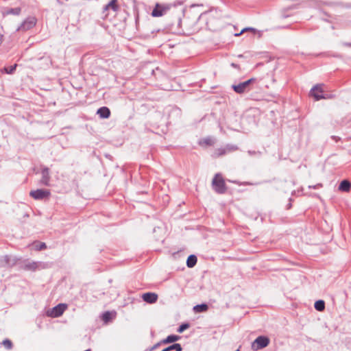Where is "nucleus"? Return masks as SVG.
Listing matches in <instances>:
<instances>
[{
    "instance_id": "a878e982",
    "label": "nucleus",
    "mask_w": 351,
    "mask_h": 351,
    "mask_svg": "<svg viewBox=\"0 0 351 351\" xmlns=\"http://www.w3.org/2000/svg\"><path fill=\"white\" fill-rule=\"evenodd\" d=\"M16 66H17V64H15L14 65L4 67L3 70L8 74H12L14 72V71L16 70Z\"/></svg>"
},
{
    "instance_id": "473e14b6",
    "label": "nucleus",
    "mask_w": 351,
    "mask_h": 351,
    "mask_svg": "<svg viewBox=\"0 0 351 351\" xmlns=\"http://www.w3.org/2000/svg\"><path fill=\"white\" fill-rule=\"evenodd\" d=\"M323 186L322 184L319 183L315 185H309L308 189H319Z\"/></svg>"
},
{
    "instance_id": "dca6fc26",
    "label": "nucleus",
    "mask_w": 351,
    "mask_h": 351,
    "mask_svg": "<svg viewBox=\"0 0 351 351\" xmlns=\"http://www.w3.org/2000/svg\"><path fill=\"white\" fill-rule=\"evenodd\" d=\"M215 143V140L210 137L208 136L200 139L199 141V145L201 146H211Z\"/></svg>"
},
{
    "instance_id": "6e6552de",
    "label": "nucleus",
    "mask_w": 351,
    "mask_h": 351,
    "mask_svg": "<svg viewBox=\"0 0 351 351\" xmlns=\"http://www.w3.org/2000/svg\"><path fill=\"white\" fill-rule=\"evenodd\" d=\"M66 308V304H59L54 306L51 311H48L47 315L51 317H58L63 314Z\"/></svg>"
},
{
    "instance_id": "5701e85b",
    "label": "nucleus",
    "mask_w": 351,
    "mask_h": 351,
    "mask_svg": "<svg viewBox=\"0 0 351 351\" xmlns=\"http://www.w3.org/2000/svg\"><path fill=\"white\" fill-rule=\"evenodd\" d=\"M33 247L37 251H40L47 248L45 243L43 242H35L33 243Z\"/></svg>"
},
{
    "instance_id": "1a4fd4ad",
    "label": "nucleus",
    "mask_w": 351,
    "mask_h": 351,
    "mask_svg": "<svg viewBox=\"0 0 351 351\" xmlns=\"http://www.w3.org/2000/svg\"><path fill=\"white\" fill-rule=\"evenodd\" d=\"M171 5H160L157 3L152 10V16L154 17L162 16L170 9Z\"/></svg>"
},
{
    "instance_id": "4c0bfd02",
    "label": "nucleus",
    "mask_w": 351,
    "mask_h": 351,
    "mask_svg": "<svg viewBox=\"0 0 351 351\" xmlns=\"http://www.w3.org/2000/svg\"><path fill=\"white\" fill-rule=\"evenodd\" d=\"M235 351H239V349H237V350H235Z\"/></svg>"
},
{
    "instance_id": "b1692460",
    "label": "nucleus",
    "mask_w": 351,
    "mask_h": 351,
    "mask_svg": "<svg viewBox=\"0 0 351 351\" xmlns=\"http://www.w3.org/2000/svg\"><path fill=\"white\" fill-rule=\"evenodd\" d=\"M226 154H228V153L226 152V147H220V148L215 149L214 155L217 157H219V156L225 155Z\"/></svg>"
},
{
    "instance_id": "7ed1b4c3",
    "label": "nucleus",
    "mask_w": 351,
    "mask_h": 351,
    "mask_svg": "<svg viewBox=\"0 0 351 351\" xmlns=\"http://www.w3.org/2000/svg\"><path fill=\"white\" fill-rule=\"evenodd\" d=\"M256 81V79L252 77L238 84H232L231 87L237 94H243L252 90L251 85Z\"/></svg>"
},
{
    "instance_id": "2f4dec72",
    "label": "nucleus",
    "mask_w": 351,
    "mask_h": 351,
    "mask_svg": "<svg viewBox=\"0 0 351 351\" xmlns=\"http://www.w3.org/2000/svg\"><path fill=\"white\" fill-rule=\"evenodd\" d=\"M248 154L250 156H260L261 154V152H259V151H251V150H249L247 152Z\"/></svg>"
},
{
    "instance_id": "9d476101",
    "label": "nucleus",
    "mask_w": 351,
    "mask_h": 351,
    "mask_svg": "<svg viewBox=\"0 0 351 351\" xmlns=\"http://www.w3.org/2000/svg\"><path fill=\"white\" fill-rule=\"evenodd\" d=\"M323 93L324 91L322 89V85L317 84L311 88L310 91V95L313 97L316 101H318L321 99L327 98Z\"/></svg>"
},
{
    "instance_id": "c9c22d12",
    "label": "nucleus",
    "mask_w": 351,
    "mask_h": 351,
    "mask_svg": "<svg viewBox=\"0 0 351 351\" xmlns=\"http://www.w3.org/2000/svg\"><path fill=\"white\" fill-rule=\"evenodd\" d=\"M346 45L351 47V43H346Z\"/></svg>"
},
{
    "instance_id": "f3484780",
    "label": "nucleus",
    "mask_w": 351,
    "mask_h": 351,
    "mask_svg": "<svg viewBox=\"0 0 351 351\" xmlns=\"http://www.w3.org/2000/svg\"><path fill=\"white\" fill-rule=\"evenodd\" d=\"M351 188V183L347 180H344L341 182L339 186V190L344 192H348L350 191Z\"/></svg>"
},
{
    "instance_id": "4be33fe9",
    "label": "nucleus",
    "mask_w": 351,
    "mask_h": 351,
    "mask_svg": "<svg viewBox=\"0 0 351 351\" xmlns=\"http://www.w3.org/2000/svg\"><path fill=\"white\" fill-rule=\"evenodd\" d=\"M38 267V263L36 262H29V263H26L23 268L26 270H32V271H34L37 269Z\"/></svg>"
},
{
    "instance_id": "a211bd4d",
    "label": "nucleus",
    "mask_w": 351,
    "mask_h": 351,
    "mask_svg": "<svg viewBox=\"0 0 351 351\" xmlns=\"http://www.w3.org/2000/svg\"><path fill=\"white\" fill-rule=\"evenodd\" d=\"M197 261V258L195 255H190L186 260V265L189 268L193 267Z\"/></svg>"
},
{
    "instance_id": "412c9836",
    "label": "nucleus",
    "mask_w": 351,
    "mask_h": 351,
    "mask_svg": "<svg viewBox=\"0 0 351 351\" xmlns=\"http://www.w3.org/2000/svg\"><path fill=\"white\" fill-rule=\"evenodd\" d=\"M315 308L318 311H322L325 309V302L324 300H319L315 302Z\"/></svg>"
},
{
    "instance_id": "9b49d317",
    "label": "nucleus",
    "mask_w": 351,
    "mask_h": 351,
    "mask_svg": "<svg viewBox=\"0 0 351 351\" xmlns=\"http://www.w3.org/2000/svg\"><path fill=\"white\" fill-rule=\"evenodd\" d=\"M41 174L42 178L40 180V183L45 186H49L50 181L49 169L48 167L43 168Z\"/></svg>"
},
{
    "instance_id": "39448f33",
    "label": "nucleus",
    "mask_w": 351,
    "mask_h": 351,
    "mask_svg": "<svg viewBox=\"0 0 351 351\" xmlns=\"http://www.w3.org/2000/svg\"><path fill=\"white\" fill-rule=\"evenodd\" d=\"M269 339L266 336L258 337L252 343V349L258 350L267 347L269 343Z\"/></svg>"
},
{
    "instance_id": "f257e3e1",
    "label": "nucleus",
    "mask_w": 351,
    "mask_h": 351,
    "mask_svg": "<svg viewBox=\"0 0 351 351\" xmlns=\"http://www.w3.org/2000/svg\"><path fill=\"white\" fill-rule=\"evenodd\" d=\"M206 17V25L212 31H216L220 25L219 13L217 11H210L204 14Z\"/></svg>"
},
{
    "instance_id": "c756f323",
    "label": "nucleus",
    "mask_w": 351,
    "mask_h": 351,
    "mask_svg": "<svg viewBox=\"0 0 351 351\" xmlns=\"http://www.w3.org/2000/svg\"><path fill=\"white\" fill-rule=\"evenodd\" d=\"M189 324H187V323H185V324H181L177 331L179 332V333H182V332H184L186 329L189 328Z\"/></svg>"
},
{
    "instance_id": "c85d7f7f",
    "label": "nucleus",
    "mask_w": 351,
    "mask_h": 351,
    "mask_svg": "<svg viewBox=\"0 0 351 351\" xmlns=\"http://www.w3.org/2000/svg\"><path fill=\"white\" fill-rule=\"evenodd\" d=\"M247 31L252 32L254 34H255L258 32L256 29H254L253 27H245V28L243 29L240 33L236 34L235 36H239L241 35L243 33H244L245 32H247Z\"/></svg>"
},
{
    "instance_id": "393cba45",
    "label": "nucleus",
    "mask_w": 351,
    "mask_h": 351,
    "mask_svg": "<svg viewBox=\"0 0 351 351\" xmlns=\"http://www.w3.org/2000/svg\"><path fill=\"white\" fill-rule=\"evenodd\" d=\"M1 345H3L5 348V349L8 350H12L13 348L12 342L8 339H4L1 342Z\"/></svg>"
},
{
    "instance_id": "72a5a7b5",
    "label": "nucleus",
    "mask_w": 351,
    "mask_h": 351,
    "mask_svg": "<svg viewBox=\"0 0 351 351\" xmlns=\"http://www.w3.org/2000/svg\"><path fill=\"white\" fill-rule=\"evenodd\" d=\"M163 343H161V341H159L158 343H156L155 345H154L152 348H150L149 350L150 351H154L155 350L158 346H160V345H162Z\"/></svg>"
},
{
    "instance_id": "f704fd0d",
    "label": "nucleus",
    "mask_w": 351,
    "mask_h": 351,
    "mask_svg": "<svg viewBox=\"0 0 351 351\" xmlns=\"http://www.w3.org/2000/svg\"><path fill=\"white\" fill-rule=\"evenodd\" d=\"M231 66L234 68H239V66L235 63H232Z\"/></svg>"
},
{
    "instance_id": "7c9ffc66",
    "label": "nucleus",
    "mask_w": 351,
    "mask_h": 351,
    "mask_svg": "<svg viewBox=\"0 0 351 351\" xmlns=\"http://www.w3.org/2000/svg\"><path fill=\"white\" fill-rule=\"evenodd\" d=\"M111 319V313L109 311L105 312L102 315V319L105 322H108Z\"/></svg>"
},
{
    "instance_id": "ddd939ff",
    "label": "nucleus",
    "mask_w": 351,
    "mask_h": 351,
    "mask_svg": "<svg viewBox=\"0 0 351 351\" xmlns=\"http://www.w3.org/2000/svg\"><path fill=\"white\" fill-rule=\"evenodd\" d=\"M97 114L101 119H108L110 116V110L108 107L103 106L97 110Z\"/></svg>"
},
{
    "instance_id": "f8f14e48",
    "label": "nucleus",
    "mask_w": 351,
    "mask_h": 351,
    "mask_svg": "<svg viewBox=\"0 0 351 351\" xmlns=\"http://www.w3.org/2000/svg\"><path fill=\"white\" fill-rule=\"evenodd\" d=\"M142 298L145 302L149 304H153L157 301L158 295L155 293L148 292L143 294Z\"/></svg>"
},
{
    "instance_id": "0eeeda50",
    "label": "nucleus",
    "mask_w": 351,
    "mask_h": 351,
    "mask_svg": "<svg viewBox=\"0 0 351 351\" xmlns=\"http://www.w3.org/2000/svg\"><path fill=\"white\" fill-rule=\"evenodd\" d=\"M51 195L49 190L47 189H37L31 191L29 195L36 200H42L48 198Z\"/></svg>"
},
{
    "instance_id": "bb28decb",
    "label": "nucleus",
    "mask_w": 351,
    "mask_h": 351,
    "mask_svg": "<svg viewBox=\"0 0 351 351\" xmlns=\"http://www.w3.org/2000/svg\"><path fill=\"white\" fill-rule=\"evenodd\" d=\"M225 147L228 154L239 149V147L235 145L227 144Z\"/></svg>"
},
{
    "instance_id": "aec40b11",
    "label": "nucleus",
    "mask_w": 351,
    "mask_h": 351,
    "mask_svg": "<svg viewBox=\"0 0 351 351\" xmlns=\"http://www.w3.org/2000/svg\"><path fill=\"white\" fill-rule=\"evenodd\" d=\"M193 310L196 313L205 312L208 310V305L206 304H197L193 307Z\"/></svg>"
},
{
    "instance_id": "f03ea898",
    "label": "nucleus",
    "mask_w": 351,
    "mask_h": 351,
    "mask_svg": "<svg viewBox=\"0 0 351 351\" xmlns=\"http://www.w3.org/2000/svg\"><path fill=\"white\" fill-rule=\"evenodd\" d=\"M212 186L213 190L218 194H223L227 191V186L222 175L217 173L215 175L212 180Z\"/></svg>"
},
{
    "instance_id": "20e7f679",
    "label": "nucleus",
    "mask_w": 351,
    "mask_h": 351,
    "mask_svg": "<svg viewBox=\"0 0 351 351\" xmlns=\"http://www.w3.org/2000/svg\"><path fill=\"white\" fill-rule=\"evenodd\" d=\"M19 261L20 259L14 256L5 255L0 257V267H12L16 265Z\"/></svg>"
},
{
    "instance_id": "4468645a",
    "label": "nucleus",
    "mask_w": 351,
    "mask_h": 351,
    "mask_svg": "<svg viewBox=\"0 0 351 351\" xmlns=\"http://www.w3.org/2000/svg\"><path fill=\"white\" fill-rule=\"evenodd\" d=\"M21 12V9L19 7L14 8H5L3 10V15H19Z\"/></svg>"
},
{
    "instance_id": "cd10ccee",
    "label": "nucleus",
    "mask_w": 351,
    "mask_h": 351,
    "mask_svg": "<svg viewBox=\"0 0 351 351\" xmlns=\"http://www.w3.org/2000/svg\"><path fill=\"white\" fill-rule=\"evenodd\" d=\"M117 0H112L109 3L106 5V9L112 8L114 11H116L117 9V6L116 4Z\"/></svg>"
},
{
    "instance_id": "423d86ee",
    "label": "nucleus",
    "mask_w": 351,
    "mask_h": 351,
    "mask_svg": "<svg viewBox=\"0 0 351 351\" xmlns=\"http://www.w3.org/2000/svg\"><path fill=\"white\" fill-rule=\"evenodd\" d=\"M36 19L34 16L27 17L16 29L17 32H26L33 28L36 24Z\"/></svg>"
},
{
    "instance_id": "e433bc0d",
    "label": "nucleus",
    "mask_w": 351,
    "mask_h": 351,
    "mask_svg": "<svg viewBox=\"0 0 351 351\" xmlns=\"http://www.w3.org/2000/svg\"><path fill=\"white\" fill-rule=\"evenodd\" d=\"M291 207V204H289L288 208H290Z\"/></svg>"
},
{
    "instance_id": "6ab92c4d",
    "label": "nucleus",
    "mask_w": 351,
    "mask_h": 351,
    "mask_svg": "<svg viewBox=\"0 0 351 351\" xmlns=\"http://www.w3.org/2000/svg\"><path fill=\"white\" fill-rule=\"evenodd\" d=\"M171 350L182 351V348L180 343H174L173 345H171V346L164 348L162 351H171Z\"/></svg>"
},
{
    "instance_id": "2eb2a0df",
    "label": "nucleus",
    "mask_w": 351,
    "mask_h": 351,
    "mask_svg": "<svg viewBox=\"0 0 351 351\" xmlns=\"http://www.w3.org/2000/svg\"><path fill=\"white\" fill-rule=\"evenodd\" d=\"M180 339V337L176 335H171L167 336L165 339L161 340V343L164 344H168L173 342H176Z\"/></svg>"
}]
</instances>
